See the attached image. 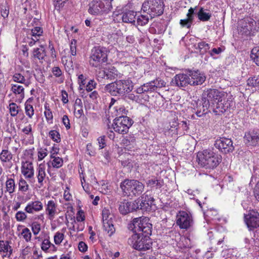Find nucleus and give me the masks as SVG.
Returning a JSON list of instances; mask_svg holds the SVG:
<instances>
[{"mask_svg": "<svg viewBox=\"0 0 259 259\" xmlns=\"http://www.w3.org/2000/svg\"><path fill=\"white\" fill-rule=\"evenodd\" d=\"M226 95L215 89H207L203 92V98L208 97L211 101V107L216 115L224 113L230 106Z\"/></svg>", "mask_w": 259, "mask_h": 259, "instance_id": "obj_1", "label": "nucleus"}, {"mask_svg": "<svg viewBox=\"0 0 259 259\" xmlns=\"http://www.w3.org/2000/svg\"><path fill=\"white\" fill-rule=\"evenodd\" d=\"M221 155L215 153L213 149H207L198 152L197 160L198 164L205 169H213L222 161Z\"/></svg>", "mask_w": 259, "mask_h": 259, "instance_id": "obj_2", "label": "nucleus"}, {"mask_svg": "<svg viewBox=\"0 0 259 259\" xmlns=\"http://www.w3.org/2000/svg\"><path fill=\"white\" fill-rule=\"evenodd\" d=\"M164 7L163 0H146L142 4V10L152 18L161 15Z\"/></svg>", "mask_w": 259, "mask_h": 259, "instance_id": "obj_3", "label": "nucleus"}, {"mask_svg": "<svg viewBox=\"0 0 259 259\" xmlns=\"http://www.w3.org/2000/svg\"><path fill=\"white\" fill-rule=\"evenodd\" d=\"M107 61V52L105 48L95 47L91 50L90 64L95 67H99Z\"/></svg>", "mask_w": 259, "mask_h": 259, "instance_id": "obj_4", "label": "nucleus"}, {"mask_svg": "<svg viewBox=\"0 0 259 259\" xmlns=\"http://www.w3.org/2000/svg\"><path fill=\"white\" fill-rule=\"evenodd\" d=\"M131 231L133 234L142 233V234H151L152 232V224L148 222L146 218H135L131 223Z\"/></svg>", "mask_w": 259, "mask_h": 259, "instance_id": "obj_5", "label": "nucleus"}, {"mask_svg": "<svg viewBox=\"0 0 259 259\" xmlns=\"http://www.w3.org/2000/svg\"><path fill=\"white\" fill-rule=\"evenodd\" d=\"M130 89V82L128 80L116 81L107 84L105 87V91L112 96L124 95L128 93Z\"/></svg>", "mask_w": 259, "mask_h": 259, "instance_id": "obj_6", "label": "nucleus"}, {"mask_svg": "<svg viewBox=\"0 0 259 259\" xmlns=\"http://www.w3.org/2000/svg\"><path fill=\"white\" fill-rule=\"evenodd\" d=\"M113 0H93L90 4L89 12L92 15L108 13L112 8L111 2Z\"/></svg>", "mask_w": 259, "mask_h": 259, "instance_id": "obj_7", "label": "nucleus"}, {"mask_svg": "<svg viewBox=\"0 0 259 259\" xmlns=\"http://www.w3.org/2000/svg\"><path fill=\"white\" fill-rule=\"evenodd\" d=\"M149 235L142 233L133 234L132 238L133 248L139 250L149 249L151 247V242Z\"/></svg>", "mask_w": 259, "mask_h": 259, "instance_id": "obj_8", "label": "nucleus"}, {"mask_svg": "<svg viewBox=\"0 0 259 259\" xmlns=\"http://www.w3.org/2000/svg\"><path fill=\"white\" fill-rule=\"evenodd\" d=\"M113 126L116 132L122 135L126 134L130 129V118L121 115L114 120Z\"/></svg>", "mask_w": 259, "mask_h": 259, "instance_id": "obj_9", "label": "nucleus"}, {"mask_svg": "<svg viewBox=\"0 0 259 259\" xmlns=\"http://www.w3.org/2000/svg\"><path fill=\"white\" fill-rule=\"evenodd\" d=\"M214 146L220 152L224 154L232 152L234 150L231 139L225 137L216 140Z\"/></svg>", "mask_w": 259, "mask_h": 259, "instance_id": "obj_10", "label": "nucleus"}, {"mask_svg": "<svg viewBox=\"0 0 259 259\" xmlns=\"http://www.w3.org/2000/svg\"><path fill=\"white\" fill-rule=\"evenodd\" d=\"M177 224L181 229L187 230L193 226L192 217L185 211H180L177 216Z\"/></svg>", "mask_w": 259, "mask_h": 259, "instance_id": "obj_11", "label": "nucleus"}, {"mask_svg": "<svg viewBox=\"0 0 259 259\" xmlns=\"http://www.w3.org/2000/svg\"><path fill=\"white\" fill-rule=\"evenodd\" d=\"M254 23H255V21L250 18L241 20L238 27V33L245 35L249 34Z\"/></svg>", "mask_w": 259, "mask_h": 259, "instance_id": "obj_12", "label": "nucleus"}, {"mask_svg": "<svg viewBox=\"0 0 259 259\" xmlns=\"http://www.w3.org/2000/svg\"><path fill=\"white\" fill-rule=\"evenodd\" d=\"M245 221L249 230L259 227V213L251 210L248 214L244 216Z\"/></svg>", "mask_w": 259, "mask_h": 259, "instance_id": "obj_13", "label": "nucleus"}, {"mask_svg": "<svg viewBox=\"0 0 259 259\" xmlns=\"http://www.w3.org/2000/svg\"><path fill=\"white\" fill-rule=\"evenodd\" d=\"M190 78L188 74L180 73L175 76L171 81V84L182 88L187 87L188 84L190 85Z\"/></svg>", "mask_w": 259, "mask_h": 259, "instance_id": "obj_14", "label": "nucleus"}, {"mask_svg": "<svg viewBox=\"0 0 259 259\" xmlns=\"http://www.w3.org/2000/svg\"><path fill=\"white\" fill-rule=\"evenodd\" d=\"M211 101L208 97L203 98V93L202 94L201 101L199 105L196 107V114L198 117H201L206 114L208 112V109L211 107Z\"/></svg>", "mask_w": 259, "mask_h": 259, "instance_id": "obj_15", "label": "nucleus"}, {"mask_svg": "<svg viewBox=\"0 0 259 259\" xmlns=\"http://www.w3.org/2000/svg\"><path fill=\"white\" fill-rule=\"evenodd\" d=\"M244 142L248 146H259V131H252L245 133Z\"/></svg>", "mask_w": 259, "mask_h": 259, "instance_id": "obj_16", "label": "nucleus"}, {"mask_svg": "<svg viewBox=\"0 0 259 259\" xmlns=\"http://www.w3.org/2000/svg\"><path fill=\"white\" fill-rule=\"evenodd\" d=\"M188 75L190 78L191 85L202 84L205 80V76L199 71H190Z\"/></svg>", "mask_w": 259, "mask_h": 259, "instance_id": "obj_17", "label": "nucleus"}, {"mask_svg": "<svg viewBox=\"0 0 259 259\" xmlns=\"http://www.w3.org/2000/svg\"><path fill=\"white\" fill-rule=\"evenodd\" d=\"M154 201L153 197L146 194L138 198V203L140 204V209L147 210Z\"/></svg>", "mask_w": 259, "mask_h": 259, "instance_id": "obj_18", "label": "nucleus"}, {"mask_svg": "<svg viewBox=\"0 0 259 259\" xmlns=\"http://www.w3.org/2000/svg\"><path fill=\"white\" fill-rule=\"evenodd\" d=\"M143 184L138 181L131 180V196L140 195L144 190Z\"/></svg>", "mask_w": 259, "mask_h": 259, "instance_id": "obj_19", "label": "nucleus"}, {"mask_svg": "<svg viewBox=\"0 0 259 259\" xmlns=\"http://www.w3.org/2000/svg\"><path fill=\"white\" fill-rule=\"evenodd\" d=\"M43 208L42 203L38 201L29 202L25 208V211L29 213L33 214L35 212L41 210Z\"/></svg>", "mask_w": 259, "mask_h": 259, "instance_id": "obj_20", "label": "nucleus"}, {"mask_svg": "<svg viewBox=\"0 0 259 259\" xmlns=\"http://www.w3.org/2000/svg\"><path fill=\"white\" fill-rule=\"evenodd\" d=\"M132 15L134 16V19L132 20V18H131V24H133L134 25H136V20L137 24L141 26L145 25L149 22V18L147 16L141 15L136 17L137 12L131 11V16Z\"/></svg>", "mask_w": 259, "mask_h": 259, "instance_id": "obj_21", "label": "nucleus"}, {"mask_svg": "<svg viewBox=\"0 0 259 259\" xmlns=\"http://www.w3.org/2000/svg\"><path fill=\"white\" fill-rule=\"evenodd\" d=\"M56 151L53 153L51 156V158L52 159V160H50L49 162L47 163V165L48 166V171H49L51 169V166L53 168H59L61 167L63 163V160L62 158L59 157H56L54 155L55 154Z\"/></svg>", "mask_w": 259, "mask_h": 259, "instance_id": "obj_22", "label": "nucleus"}, {"mask_svg": "<svg viewBox=\"0 0 259 259\" xmlns=\"http://www.w3.org/2000/svg\"><path fill=\"white\" fill-rule=\"evenodd\" d=\"M22 173L26 178H31L34 175V169L31 162L26 161L22 166Z\"/></svg>", "mask_w": 259, "mask_h": 259, "instance_id": "obj_23", "label": "nucleus"}, {"mask_svg": "<svg viewBox=\"0 0 259 259\" xmlns=\"http://www.w3.org/2000/svg\"><path fill=\"white\" fill-rule=\"evenodd\" d=\"M6 141L8 143L6 146H9V149L12 151V153L14 154L19 153L18 151L20 147V144L19 141L17 140H12L11 137L7 138Z\"/></svg>", "mask_w": 259, "mask_h": 259, "instance_id": "obj_24", "label": "nucleus"}, {"mask_svg": "<svg viewBox=\"0 0 259 259\" xmlns=\"http://www.w3.org/2000/svg\"><path fill=\"white\" fill-rule=\"evenodd\" d=\"M46 210L49 219H53L57 211V204L54 200L48 202Z\"/></svg>", "mask_w": 259, "mask_h": 259, "instance_id": "obj_25", "label": "nucleus"}, {"mask_svg": "<svg viewBox=\"0 0 259 259\" xmlns=\"http://www.w3.org/2000/svg\"><path fill=\"white\" fill-rule=\"evenodd\" d=\"M129 143H130V141L128 140L127 137L126 138H123V140H122V144L124 147V153L122 154H121L120 155V158L121 159V164L123 166H127L130 164V162L128 161V159H127V160H123V157H125L126 156H128V153H127L126 151H129L128 147V146L129 145Z\"/></svg>", "mask_w": 259, "mask_h": 259, "instance_id": "obj_26", "label": "nucleus"}, {"mask_svg": "<svg viewBox=\"0 0 259 259\" xmlns=\"http://www.w3.org/2000/svg\"><path fill=\"white\" fill-rule=\"evenodd\" d=\"M13 153L9 150V147L6 146L0 153V159L2 162H10L13 158Z\"/></svg>", "mask_w": 259, "mask_h": 259, "instance_id": "obj_27", "label": "nucleus"}, {"mask_svg": "<svg viewBox=\"0 0 259 259\" xmlns=\"http://www.w3.org/2000/svg\"><path fill=\"white\" fill-rule=\"evenodd\" d=\"M120 213L123 215H125L130 212V203L128 199H123L122 201L120 202L118 208Z\"/></svg>", "mask_w": 259, "mask_h": 259, "instance_id": "obj_28", "label": "nucleus"}, {"mask_svg": "<svg viewBox=\"0 0 259 259\" xmlns=\"http://www.w3.org/2000/svg\"><path fill=\"white\" fill-rule=\"evenodd\" d=\"M33 55L34 58L38 60H43L46 56V51L43 46L40 45L39 48L34 49Z\"/></svg>", "mask_w": 259, "mask_h": 259, "instance_id": "obj_29", "label": "nucleus"}, {"mask_svg": "<svg viewBox=\"0 0 259 259\" xmlns=\"http://www.w3.org/2000/svg\"><path fill=\"white\" fill-rule=\"evenodd\" d=\"M5 193L8 192L10 194L13 193L15 191L16 185L15 181L12 178H8L6 182Z\"/></svg>", "mask_w": 259, "mask_h": 259, "instance_id": "obj_30", "label": "nucleus"}, {"mask_svg": "<svg viewBox=\"0 0 259 259\" xmlns=\"http://www.w3.org/2000/svg\"><path fill=\"white\" fill-rule=\"evenodd\" d=\"M120 188L122 190V196H127L128 198L130 193V180L128 179L124 180L121 183Z\"/></svg>", "mask_w": 259, "mask_h": 259, "instance_id": "obj_31", "label": "nucleus"}, {"mask_svg": "<svg viewBox=\"0 0 259 259\" xmlns=\"http://www.w3.org/2000/svg\"><path fill=\"white\" fill-rule=\"evenodd\" d=\"M104 230L107 232L109 236H111L115 231V229L113 224V221L104 222L103 223Z\"/></svg>", "mask_w": 259, "mask_h": 259, "instance_id": "obj_32", "label": "nucleus"}, {"mask_svg": "<svg viewBox=\"0 0 259 259\" xmlns=\"http://www.w3.org/2000/svg\"><path fill=\"white\" fill-rule=\"evenodd\" d=\"M9 244L10 242L9 241H4V240H0V252H9V255H11L13 250Z\"/></svg>", "mask_w": 259, "mask_h": 259, "instance_id": "obj_33", "label": "nucleus"}, {"mask_svg": "<svg viewBox=\"0 0 259 259\" xmlns=\"http://www.w3.org/2000/svg\"><path fill=\"white\" fill-rule=\"evenodd\" d=\"M106 79L113 80L118 76V71L113 66H111L106 69Z\"/></svg>", "mask_w": 259, "mask_h": 259, "instance_id": "obj_34", "label": "nucleus"}, {"mask_svg": "<svg viewBox=\"0 0 259 259\" xmlns=\"http://www.w3.org/2000/svg\"><path fill=\"white\" fill-rule=\"evenodd\" d=\"M11 91L15 94H19L22 98L24 97V88L20 85L17 84H11Z\"/></svg>", "mask_w": 259, "mask_h": 259, "instance_id": "obj_35", "label": "nucleus"}, {"mask_svg": "<svg viewBox=\"0 0 259 259\" xmlns=\"http://www.w3.org/2000/svg\"><path fill=\"white\" fill-rule=\"evenodd\" d=\"M197 16L198 19L201 21H208L211 16V14L210 13L205 12L203 8H201L197 13Z\"/></svg>", "mask_w": 259, "mask_h": 259, "instance_id": "obj_36", "label": "nucleus"}, {"mask_svg": "<svg viewBox=\"0 0 259 259\" xmlns=\"http://www.w3.org/2000/svg\"><path fill=\"white\" fill-rule=\"evenodd\" d=\"M13 80L15 82L25 84L26 86L28 85V83L26 82V79L23 75L20 73H15L12 76Z\"/></svg>", "mask_w": 259, "mask_h": 259, "instance_id": "obj_37", "label": "nucleus"}, {"mask_svg": "<svg viewBox=\"0 0 259 259\" xmlns=\"http://www.w3.org/2000/svg\"><path fill=\"white\" fill-rule=\"evenodd\" d=\"M250 57L255 64L259 66V46L253 48L250 54Z\"/></svg>", "mask_w": 259, "mask_h": 259, "instance_id": "obj_38", "label": "nucleus"}, {"mask_svg": "<svg viewBox=\"0 0 259 259\" xmlns=\"http://www.w3.org/2000/svg\"><path fill=\"white\" fill-rule=\"evenodd\" d=\"M113 215L110 213L108 209L104 208L102 210V221L104 222H111L112 221Z\"/></svg>", "mask_w": 259, "mask_h": 259, "instance_id": "obj_39", "label": "nucleus"}, {"mask_svg": "<svg viewBox=\"0 0 259 259\" xmlns=\"http://www.w3.org/2000/svg\"><path fill=\"white\" fill-rule=\"evenodd\" d=\"M46 176V173L45 171V167L43 166L40 165L38 168V175H37V179L39 184L40 186H42L43 181Z\"/></svg>", "mask_w": 259, "mask_h": 259, "instance_id": "obj_40", "label": "nucleus"}, {"mask_svg": "<svg viewBox=\"0 0 259 259\" xmlns=\"http://www.w3.org/2000/svg\"><path fill=\"white\" fill-rule=\"evenodd\" d=\"M19 190L23 193L26 192L29 189V185L26 181L23 179H20L18 183Z\"/></svg>", "mask_w": 259, "mask_h": 259, "instance_id": "obj_41", "label": "nucleus"}, {"mask_svg": "<svg viewBox=\"0 0 259 259\" xmlns=\"http://www.w3.org/2000/svg\"><path fill=\"white\" fill-rule=\"evenodd\" d=\"M19 107L15 103H11L9 104V109L11 115L16 116L19 113Z\"/></svg>", "mask_w": 259, "mask_h": 259, "instance_id": "obj_42", "label": "nucleus"}, {"mask_svg": "<svg viewBox=\"0 0 259 259\" xmlns=\"http://www.w3.org/2000/svg\"><path fill=\"white\" fill-rule=\"evenodd\" d=\"M193 22V20L187 17L186 19L180 20V24L182 27L190 28Z\"/></svg>", "mask_w": 259, "mask_h": 259, "instance_id": "obj_43", "label": "nucleus"}, {"mask_svg": "<svg viewBox=\"0 0 259 259\" xmlns=\"http://www.w3.org/2000/svg\"><path fill=\"white\" fill-rule=\"evenodd\" d=\"M49 136L55 142L59 143L60 142V135L56 130H52L49 132Z\"/></svg>", "mask_w": 259, "mask_h": 259, "instance_id": "obj_44", "label": "nucleus"}, {"mask_svg": "<svg viewBox=\"0 0 259 259\" xmlns=\"http://www.w3.org/2000/svg\"><path fill=\"white\" fill-rule=\"evenodd\" d=\"M247 84L252 87H255L259 85V76L250 77L247 80Z\"/></svg>", "mask_w": 259, "mask_h": 259, "instance_id": "obj_45", "label": "nucleus"}, {"mask_svg": "<svg viewBox=\"0 0 259 259\" xmlns=\"http://www.w3.org/2000/svg\"><path fill=\"white\" fill-rule=\"evenodd\" d=\"M25 113L30 118H31L34 115V111L33 106L31 104L25 105Z\"/></svg>", "mask_w": 259, "mask_h": 259, "instance_id": "obj_46", "label": "nucleus"}, {"mask_svg": "<svg viewBox=\"0 0 259 259\" xmlns=\"http://www.w3.org/2000/svg\"><path fill=\"white\" fill-rule=\"evenodd\" d=\"M198 47L200 52L204 53L210 48L209 45L204 41H201L198 44Z\"/></svg>", "mask_w": 259, "mask_h": 259, "instance_id": "obj_47", "label": "nucleus"}, {"mask_svg": "<svg viewBox=\"0 0 259 259\" xmlns=\"http://www.w3.org/2000/svg\"><path fill=\"white\" fill-rule=\"evenodd\" d=\"M153 82L155 87V91L158 88H161L165 87L166 85V82L159 78H156L155 80H153Z\"/></svg>", "mask_w": 259, "mask_h": 259, "instance_id": "obj_48", "label": "nucleus"}, {"mask_svg": "<svg viewBox=\"0 0 259 259\" xmlns=\"http://www.w3.org/2000/svg\"><path fill=\"white\" fill-rule=\"evenodd\" d=\"M64 237V234L57 232L55 233L54 239V242L57 245H59L62 242Z\"/></svg>", "mask_w": 259, "mask_h": 259, "instance_id": "obj_49", "label": "nucleus"}, {"mask_svg": "<svg viewBox=\"0 0 259 259\" xmlns=\"http://www.w3.org/2000/svg\"><path fill=\"white\" fill-rule=\"evenodd\" d=\"M147 184L151 187H157L158 188H161L162 186V182L155 179L148 180Z\"/></svg>", "mask_w": 259, "mask_h": 259, "instance_id": "obj_50", "label": "nucleus"}, {"mask_svg": "<svg viewBox=\"0 0 259 259\" xmlns=\"http://www.w3.org/2000/svg\"><path fill=\"white\" fill-rule=\"evenodd\" d=\"M21 234L26 241L28 242L31 240V233L28 228H25L23 229L21 232Z\"/></svg>", "mask_w": 259, "mask_h": 259, "instance_id": "obj_51", "label": "nucleus"}, {"mask_svg": "<svg viewBox=\"0 0 259 259\" xmlns=\"http://www.w3.org/2000/svg\"><path fill=\"white\" fill-rule=\"evenodd\" d=\"M42 32V29L40 27H35L31 29L32 36H34L35 38H37V37L41 35Z\"/></svg>", "mask_w": 259, "mask_h": 259, "instance_id": "obj_52", "label": "nucleus"}, {"mask_svg": "<svg viewBox=\"0 0 259 259\" xmlns=\"http://www.w3.org/2000/svg\"><path fill=\"white\" fill-rule=\"evenodd\" d=\"M15 218L17 221L22 222L26 219L27 215L25 212L22 211H19L16 213Z\"/></svg>", "mask_w": 259, "mask_h": 259, "instance_id": "obj_53", "label": "nucleus"}, {"mask_svg": "<svg viewBox=\"0 0 259 259\" xmlns=\"http://www.w3.org/2000/svg\"><path fill=\"white\" fill-rule=\"evenodd\" d=\"M50 245H51V243L49 239H45L41 245V248L42 250L45 252H47L48 250L50 248Z\"/></svg>", "mask_w": 259, "mask_h": 259, "instance_id": "obj_54", "label": "nucleus"}, {"mask_svg": "<svg viewBox=\"0 0 259 259\" xmlns=\"http://www.w3.org/2000/svg\"><path fill=\"white\" fill-rule=\"evenodd\" d=\"M76 40L72 39L70 43V53L72 56L76 55Z\"/></svg>", "mask_w": 259, "mask_h": 259, "instance_id": "obj_55", "label": "nucleus"}, {"mask_svg": "<svg viewBox=\"0 0 259 259\" xmlns=\"http://www.w3.org/2000/svg\"><path fill=\"white\" fill-rule=\"evenodd\" d=\"M67 0H54V5L56 9L59 10L64 6Z\"/></svg>", "mask_w": 259, "mask_h": 259, "instance_id": "obj_56", "label": "nucleus"}, {"mask_svg": "<svg viewBox=\"0 0 259 259\" xmlns=\"http://www.w3.org/2000/svg\"><path fill=\"white\" fill-rule=\"evenodd\" d=\"M32 231L34 235H37L40 231V225L37 223H33L31 225Z\"/></svg>", "mask_w": 259, "mask_h": 259, "instance_id": "obj_57", "label": "nucleus"}, {"mask_svg": "<svg viewBox=\"0 0 259 259\" xmlns=\"http://www.w3.org/2000/svg\"><path fill=\"white\" fill-rule=\"evenodd\" d=\"M52 72L56 77H60L62 74L61 69L58 66H55L52 68Z\"/></svg>", "mask_w": 259, "mask_h": 259, "instance_id": "obj_58", "label": "nucleus"}, {"mask_svg": "<svg viewBox=\"0 0 259 259\" xmlns=\"http://www.w3.org/2000/svg\"><path fill=\"white\" fill-rule=\"evenodd\" d=\"M99 146L100 149H103L106 146L105 136H102L98 139Z\"/></svg>", "mask_w": 259, "mask_h": 259, "instance_id": "obj_59", "label": "nucleus"}, {"mask_svg": "<svg viewBox=\"0 0 259 259\" xmlns=\"http://www.w3.org/2000/svg\"><path fill=\"white\" fill-rule=\"evenodd\" d=\"M62 122L64 125L65 126L67 130H68L70 128V124L69 122V119L66 115H64L62 118Z\"/></svg>", "mask_w": 259, "mask_h": 259, "instance_id": "obj_60", "label": "nucleus"}, {"mask_svg": "<svg viewBox=\"0 0 259 259\" xmlns=\"http://www.w3.org/2000/svg\"><path fill=\"white\" fill-rule=\"evenodd\" d=\"M96 83L93 80H90L86 85V90L88 92L92 91L95 88Z\"/></svg>", "mask_w": 259, "mask_h": 259, "instance_id": "obj_61", "label": "nucleus"}, {"mask_svg": "<svg viewBox=\"0 0 259 259\" xmlns=\"http://www.w3.org/2000/svg\"><path fill=\"white\" fill-rule=\"evenodd\" d=\"M1 15L4 18H7L9 14V9L5 6L2 7L1 9Z\"/></svg>", "mask_w": 259, "mask_h": 259, "instance_id": "obj_62", "label": "nucleus"}, {"mask_svg": "<svg viewBox=\"0 0 259 259\" xmlns=\"http://www.w3.org/2000/svg\"><path fill=\"white\" fill-rule=\"evenodd\" d=\"M78 249L80 251L84 252L87 250V245L83 241H81L78 244Z\"/></svg>", "mask_w": 259, "mask_h": 259, "instance_id": "obj_63", "label": "nucleus"}, {"mask_svg": "<svg viewBox=\"0 0 259 259\" xmlns=\"http://www.w3.org/2000/svg\"><path fill=\"white\" fill-rule=\"evenodd\" d=\"M253 192L255 198L259 201V181L256 184Z\"/></svg>", "mask_w": 259, "mask_h": 259, "instance_id": "obj_64", "label": "nucleus"}]
</instances>
